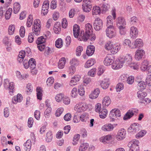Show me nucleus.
Listing matches in <instances>:
<instances>
[{"label":"nucleus","instance_id":"obj_1","mask_svg":"<svg viewBox=\"0 0 151 151\" xmlns=\"http://www.w3.org/2000/svg\"><path fill=\"white\" fill-rule=\"evenodd\" d=\"M85 34L84 36L86 37V41L89 40L92 42L95 40L96 38V35L93 33V28L91 24L89 23L86 24L85 26Z\"/></svg>","mask_w":151,"mask_h":151},{"label":"nucleus","instance_id":"obj_2","mask_svg":"<svg viewBox=\"0 0 151 151\" xmlns=\"http://www.w3.org/2000/svg\"><path fill=\"white\" fill-rule=\"evenodd\" d=\"M74 36L75 38H78L80 41H86V37L84 36V31H81L79 33L80 27L77 24H75L73 27V29Z\"/></svg>","mask_w":151,"mask_h":151},{"label":"nucleus","instance_id":"obj_3","mask_svg":"<svg viewBox=\"0 0 151 151\" xmlns=\"http://www.w3.org/2000/svg\"><path fill=\"white\" fill-rule=\"evenodd\" d=\"M139 142L137 139H133L129 142L128 146L129 148V151H139Z\"/></svg>","mask_w":151,"mask_h":151},{"label":"nucleus","instance_id":"obj_4","mask_svg":"<svg viewBox=\"0 0 151 151\" xmlns=\"http://www.w3.org/2000/svg\"><path fill=\"white\" fill-rule=\"evenodd\" d=\"M121 116V114L119 110L116 108L111 110L109 114V117L112 119V121H114L115 119H118Z\"/></svg>","mask_w":151,"mask_h":151},{"label":"nucleus","instance_id":"obj_5","mask_svg":"<svg viewBox=\"0 0 151 151\" xmlns=\"http://www.w3.org/2000/svg\"><path fill=\"white\" fill-rule=\"evenodd\" d=\"M40 23V21L38 19L35 20L34 22V32L37 35H38L40 33L41 27Z\"/></svg>","mask_w":151,"mask_h":151},{"label":"nucleus","instance_id":"obj_6","mask_svg":"<svg viewBox=\"0 0 151 151\" xmlns=\"http://www.w3.org/2000/svg\"><path fill=\"white\" fill-rule=\"evenodd\" d=\"M114 62V58L113 55L110 54H108L105 58L104 61V64L108 66L113 65Z\"/></svg>","mask_w":151,"mask_h":151},{"label":"nucleus","instance_id":"obj_7","mask_svg":"<svg viewBox=\"0 0 151 151\" xmlns=\"http://www.w3.org/2000/svg\"><path fill=\"white\" fill-rule=\"evenodd\" d=\"M106 36L111 38L116 36V31L114 27H107L106 30Z\"/></svg>","mask_w":151,"mask_h":151},{"label":"nucleus","instance_id":"obj_8","mask_svg":"<svg viewBox=\"0 0 151 151\" xmlns=\"http://www.w3.org/2000/svg\"><path fill=\"white\" fill-rule=\"evenodd\" d=\"M124 63L123 59H122L121 60H116L114 61V63L112 65V68L114 69H118L122 67Z\"/></svg>","mask_w":151,"mask_h":151},{"label":"nucleus","instance_id":"obj_9","mask_svg":"<svg viewBox=\"0 0 151 151\" xmlns=\"http://www.w3.org/2000/svg\"><path fill=\"white\" fill-rule=\"evenodd\" d=\"M138 110L135 108H132L129 110L124 115L123 119L126 120L130 118L134 114V113H137Z\"/></svg>","mask_w":151,"mask_h":151},{"label":"nucleus","instance_id":"obj_10","mask_svg":"<svg viewBox=\"0 0 151 151\" xmlns=\"http://www.w3.org/2000/svg\"><path fill=\"white\" fill-rule=\"evenodd\" d=\"M94 29L96 31H99L103 27V22L102 20L97 18L94 21L93 23Z\"/></svg>","mask_w":151,"mask_h":151},{"label":"nucleus","instance_id":"obj_11","mask_svg":"<svg viewBox=\"0 0 151 151\" xmlns=\"http://www.w3.org/2000/svg\"><path fill=\"white\" fill-rule=\"evenodd\" d=\"M145 51L142 49H137L135 52V58L137 60H139L144 57Z\"/></svg>","mask_w":151,"mask_h":151},{"label":"nucleus","instance_id":"obj_12","mask_svg":"<svg viewBox=\"0 0 151 151\" xmlns=\"http://www.w3.org/2000/svg\"><path fill=\"white\" fill-rule=\"evenodd\" d=\"M139 124L138 123H134L132 124L128 129V131L134 134L139 130Z\"/></svg>","mask_w":151,"mask_h":151},{"label":"nucleus","instance_id":"obj_13","mask_svg":"<svg viewBox=\"0 0 151 151\" xmlns=\"http://www.w3.org/2000/svg\"><path fill=\"white\" fill-rule=\"evenodd\" d=\"M138 31L137 28L135 27L132 26L130 29V37L132 39L136 38L137 36Z\"/></svg>","mask_w":151,"mask_h":151},{"label":"nucleus","instance_id":"obj_14","mask_svg":"<svg viewBox=\"0 0 151 151\" xmlns=\"http://www.w3.org/2000/svg\"><path fill=\"white\" fill-rule=\"evenodd\" d=\"M116 22L118 27H125L126 22L124 19L122 17H118L116 19Z\"/></svg>","mask_w":151,"mask_h":151},{"label":"nucleus","instance_id":"obj_15","mask_svg":"<svg viewBox=\"0 0 151 151\" xmlns=\"http://www.w3.org/2000/svg\"><path fill=\"white\" fill-rule=\"evenodd\" d=\"M29 67H30L31 70V72L34 71V73L36 74L37 73V70L35 69L36 65V61L33 58L30 59L29 61Z\"/></svg>","mask_w":151,"mask_h":151},{"label":"nucleus","instance_id":"obj_16","mask_svg":"<svg viewBox=\"0 0 151 151\" xmlns=\"http://www.w3.org/2000/svg\"><path fill=\"white\" fill-rule=\"evenodd\" d=\"M126 132L124 129L119 130L116 135V139L118 140L123 139L125 137Z\"/></svg>","mask_w":151,"mask_h":151},{"label":"nucleus","instance_id":"obj_17","mask_svg":"<svg viewBox=\"0 0 151 151\" xmlns=\"http://www.w3.org/2000/svg\"><path fill=\"white\" fill-rule=\"evenodd\" d=\"M80 76L78 75H76L73 77L70 81L69 85L70 86H73L76 85L77 82L80 81Z\"/></svg>","mask_w":151,"mask_h":151},{"label":"nucleus","instance_id":"obj_18","mask_svg":"<svg viewBox=\"0 0 151 151\" xmlns=\"http://www.w3.org/2000/svg\"><path fill=\"white\" fill-rule=\"evenodd\" d=\"M112 138V136L110 134H108L101 137L100 139V140L101 142L105 144L109 141Z\"/></svg>","mask_w":151,"mask_h":151},{"label":"nucleus","instance_id":"obj_19","mask_svg":"<svg viewBox=\"0 0 151 151\" xmlns=\"http://www.w3.org/2000/svg\"><path fill=\"white\" fill-rule=\"evenodd\" d=\"M143 44L142 40L140 38L136 39L133 42V45L135 48H139L142 47Z\"/></svg>","mask_w":151,"mask_h":151},{"label":"nucleus","instance_id":"obj_20","mask_svg":"<svg viewBox=\"0 0 151 151\" xmlns=\"http://www.w3.org/2000/svg\"><path fill=\"white\" fill-rule=\"evenodd\" d=\"M111 100L109 96H106L103 99L102 106L104 108L108 107L111 104Z\"/></svg>","mask_w":151,"mask_h":151},{"label":"nucleus","instance_id":"obj_21","mask_svg":"<svg viewBox=\"0 0 151 151\" xmlns=\"http://www.w3.org/2000/svg\"><path fill=\"white\" fill-rule=\"evenodd\" d=\"M120 49V45L119 43L114 44L111 49L110 52L112 54H115L119 51Z\"/></svg>","mask_w":151,"mask_h":151},{"label":"nucleus","instance_id":"obj_22","mask_svg":"<svg viewBox=\"0 0 151 151\" xmlns=\"http://www.w3.org/2000/svg\"><path fill=\"white\" fill-rule=\"evenodd\" d=\"M114 129V125L111 124H106L101 127L102 130L104 131H111Z\"/></svg>","mask_w":151,"mask_h":151},{"label":"nucleus","instance_id":"obj_23","mask_svg":"<svg viewBox=\"0 0 151 151\" xmlns=\"http://www.w3.org/2000/svg\"><path fill=\"white\" fill-rule=\"evenodd\" d=\"M23 97L21 94H18L17 96H14L12 99V102L14 104L21 102L22 100Z\"/></svg>","mask_w":151,"mask_h":151},{"label":"nucleus","instance_id":"obj_24","mask_svg":"<svg viewBox=\"0 0 151 151\" xmlns=\"http://www.w3.org/2000/svg\"><path fill=\"white\" fill-rule=\"evenodd\" d=\"M132 57L130 54L127 55L123 58L124 63L126 62L129 65L132 63Z\"/></svg>","mask_w":151,"mask_h":151},{"label":"nucleus","instance_id":"obj_25","mask_svg":"<svg viewBox=\"0 0 151 151\" xmlns=\"http://www.w3.org/2000/svg\"><path fill=\"white\" fill-rule=\"evenodd\" d=\"M100 93L99 89L96 88L89 95V98L91 99H94L97 98Z\"/></svg>","mask_w":151,"mask_h":151},{"label":"nucleus","instance_id":"obj_26","mask_svg":"<svg viewBox=\"0 0 151 151\" xmlns=\"http://www.w3.org/2000/svg\"><path fill=\"white\" fill-rule=\"evenodd\" d=\"M61 26L60 22H56L54 26L53 30L54 32L56 34H58L61 31Z\"/></svg>","mask_w":151,"mask_h":151},{"label":"nucleus","instance_id":"obj_27","mask_svg":"<svg viewBox=\"0 0 151 151\" xmlns=\"http://www.w3.org/2000/svg\"><path fill=\"white\" fill-rule=\"evenodd\" d=\"M106 26L107 27H114L113 26L112 17L111 16H109L106 18Z\"/></svg>","mask_w":151,"mask_h":151},{"label":"nucleus","instance_id":"obj_28","mask_svg":"<svg viewBox=\"0 0 151 151\" xmlns=\"http://www.w3.org/2000/svg\"><path fill=\"white\" fill-rule=\"evenodd\" d=\"M8 87L9 93L12 95H13V93L15 90V85L14 83L13 82H11L9 83V85Z\"/></svg>","mask_w":151,"mask_h":151},{"label":"nucleus","instance_id":"obj_29","mask_svg":"<svg viewBox=\"0 0 151 151\" xmlns=\"http://www.w3.org/2000/svg\"><path fill=\"white\" fill-rule=\"evenodd\" d=\"M100 83L101 87L104 89L107 88L109 86V84L108 83V80L105 79L102 80Z\"/></svg>","mask_w":151,"mask_h":151},{"label":"nucleus","instance_id":"obj_30","mask_svg":"<svg viewBox=\"0 0 151 151\" xmlns=\"http://www.w3.org/2000/svg\"><path fill=\"white\" fill-rule=\"evenodd\" d=\"M95 63V60L94 59H91L88 60L85 63V67L88 68L93 65Z\"/></svg>","mask_w":151,"mask_h":151},{"label":"nucleus","instance_id":"obj_31","mask_svg":"<svg viewBox=\"0 0 151 151\" xmlns=\"http://www.w3.org/2000/svg\"><path fill=\"white\" fill-rule=\"evenodd\" d=\"M24 146V149L26 151H29L31 148V142L30 140H28L25 143Z\"/></svg>","mask_w":151,"mask_h":151},{"label":"nucleus","instance_id":"obj_32","mask_svg":"<svg viewBox=\"0 0 151 151\" xmlns=\"http://www.w3.org/2000/svg\"><path fill=\"white\" fill-rule=\"evenodd\" d=\"M53 135L52 132L49 131L47 132L46 137V141L47 142H50L52 140Z\"/></svg>","mask_w":151,"mask_h":151},{"label":"nucleus","instance_id":"obj_33","mask_svg":"<svg viewBox=\"0 0 151 151\" xmlns=\"http://www.w3.org/2000/svg\"><path fill=\"white\" fill-rule=\"evenodd\" d=\"M65 63V58H62L60 60L58 65V67L60 69H63L64 67Z\"/></svg>","mask_w":151,"mask_h":151},{"label":"nucleus","instance_id":"obj_34","mask_svg":"<svg viewBox=\"0 0 151 151\" xmlns=\"http://www.w3.org/2000/svg\"><path fill=\"white\" fill-rule=\"evenodd\" d=\"M100 9L99 6H96L93 7L92 12L93 15L99 14H100Z\"/></svg>","mask_w":151,"mask_h":151},{"label":"nucleus","instance_id":"obj_35","mask_svg":"<svg viewBox=\"0 0 151 151\" xmlns=\"http://www.w3.org/2000/svg\"><path fill=\"white\" fill-rule=\"evenodd\" d=\"M107 113V110L104 108L99 113V116L101 118L104 119L106 117Z\"/></svg>","mask_w":151,"mask_h":151},{"label":"nucleus","instance_id":"obj_36","mask_svg":"<svg viewBox=\"0 0 151 151\" xmlns=\"http://www.w3.org/2000/svg\"><path fill=\"white\" fill-rule=\"evenodd\" d=\"M36 91L37 92V99L41 100L42 99V90L40 87H38L37 88Z\"/></svg>","mask_w":151,"mask_h":151},{"label":"nucleus","instance_id":"obj_37","mask_svg":"<svg viewBox=\"0 0 151 151\" xmlns=\"http://www.w3.org/2000/svg\"><path fill=\"white\" fill-rule=\"evenodd\" d=\"M20 9V4L18 3H15L14 4L13 8V12L14 14H17L19 11Z\"/></svg>","mask_w":151,"mask_h":151},{"label":"nucleus","instance_id":"obj_38","mask_svg":"<svg viewBox=\"0 0 151 151\" xmlns=\"http://www.w3.org/2000/svg\"><path fill=\"white\" fill-rule=\"evenodd\" d=\"M46 41V38L43 36L38 38L36 41V43L37 45H41L44 44Z\"/></svg>","mask_w":151,"mask_h":151},{"label":"nucleus","instance_id":"obj_39","mask_svg":"<svg viewBox=\"0 0 151 151\" xmlns=\"http://www.w3.org/2000/svg\"><path fill=\"white\" fill-rule=\"evenodd\" d=\"M137 85L138 89L141 90H143L145 89L146 87V85L145 83L142 81L139 82Z\"/></svg>","mask_w":151,"mask_h":151},{"label":"nucleus","instance_id":"obj_40","mask_svg":"<svg viewBox=\"0 0 151 151\" xmlns=\"http://www.w3.org/2000/svg\"><path fill=\"white\" fill-rule=\"evenodd\" d=\"M88 147V144L87 143H83L81 144L79 148V151H85Z\"/></svg>","mask_w":151,"mask_h":151},{"label":"nucleus","instance_id":"obj_41","mask_svg":"<svg viewBox=\"0 0 151 151\" xmlns=\"http://www.w3.org/2000/svg\"><path fill=\"white\" fill-rule=\"evenodd\" d=\"M63 41L61 38L58 39L56 41L55 45L58 48H60L63 46Z\"/></svg>","mask_w":151,"mask_h":151},{"label":"nucleus","instance_id":"obj_42","mask_svg":"<svg viewBox=\"0 0 151 151\" xmlns=\"http://www.w3.org/2000/svg\"><path fill=\"white\" fill-rule=\"evenodd\" d=\"M16 73L17 78L21 80L25 79L28 76V75L27 74H24L22 75L19 71H17Z\"/></svg>","mask_w":151,"mask_h":151},{"label":"nucleus","instance_id":"obj_43","mask_svg":"<svg viewBox=\"0 0 151 151\" xmlns=\"http://www.w3.org/2000/svg\"><path fill=\"white\" fill-rule=\"evenodd\" d=\"M137 94L138 98L141 99H144L147 95L146 93L143 92L141 91H139Z\"/></svg>","mask_w":151,"mask_h":151},{"label":"nucleus","instance_id":"obj_44","mask_svg":"<svg viewBox=\"0 0 151 151\" xmlns=\"http://www.w3.org/2000/svg\"><path fill=\"white\" fill-rule=\"evenodd\" d=\"M12 12V9L11 8H9L6 11L5 14V17L6 20H8L10 18Z\"/></svg>","mask_w":151,"mask_h":151},{"label":"nucleus","instance_id":"obj_45","mask_svg":"<svg viewBox=\"0 0 151 151\" xmlns=\"http://www.w3.org/2000/svg\"><path fill=\"white\" fill-rule=\"evenodd\" d=\"M83 9L85 12H88L91 10L92 6L91 5L86 6H82Z\"/></svg>","mask_w":151,"mask_h":151},{"label":"nucleus","instance_id":"obj_46","mask_svg":"<svg viewBox=\"0 0 151 151\" xmlns=\"http://www.w3.org/2000/svg\"><path fill=\"white\" fill-rule=\"evenodd\" d=\"M80 138V135L78 134H76L74 135L73 139V144L74 145H76L77 143V142Z\"/></svg>","mask_w":151,"mask_h":151},{"label":"nucleus","instance_id":"obj_47","mask_svg":"<svg viewBox=\"0 0 151 151\" xmlns=\"http://www.w3.org/2000/svg\"><path fill=\"white\" fill-rule=\"evenodd\" d=\"M113 45L111 42H108L106 44L105 47L106 49L107 50H111Z\"/></svg>","mask_w":151,"mask_h":151},{"label":"nucleus","instance_id":"obj_48","mask_svg":"<svg viewBox=\"0 0 151 151\" xmlns=\"http://www.w3.org/2000/svg\"><path fill=\"white\" fill-rule=\"evenodd\" d=\"M32 17L30 15L29 16L27 22V26L28 27H30L32 25Z\"/></svg>","mask_w":151,"mask_h":151},{"label":"nucleus","instance_id":"obj_49","mask_svg":"<svg viewBox=\"0 0 151 151\" xmlns=\"http://www.w3.org/2000/svg\"><path fill=\"white\" fill-rule=\"evenodd\" d=\"M64 96L63 94L62 93H59L57 94L55 97V99L56 101L58 102L60 101L63 98Z\"/></svg>","mask_w":151,"mask_h":151},{"label":"nucleus","instance_id":"obj_50","mask_svg":"<svg viewBox=\"0 0 151 151\" xmlns=\"http://www.w3.org/2000/svg\"><path fill=\"white\" fill-rule=\"evenodd\" d=\"M78 92L79 94L81 96H83L84 94L85 91L82 85L79 86Z\"/></svg>","mask_w":151,"mask_h":151},{"label":"nucleus","instance_id":"obj_51","mask_svg":"<svg viewBox=\"0 0 151 151\" xmlns=\"http://www.w3.org/2000/svg\"><path fill=\"white\" fill-rule=\"evenodd\" d=\"M15 30V27L14 25H10L9 26L8 29V33L9 35H11L14 34Z\"/></svg>","mask_w":151,"mask_h":151},{"label":"nucleus","instance_id":"obj_52","mask_svg":"<svg viewBox=\"0 0 151 151\" xmlns=\"http://www.w3.org/2000/svg\"><path fill=\"white\" fill-rule=\"evenodd\" d=\"M96 71V69L95 68L91 69L88 72V75L91 77L94 76L95 75Z\"/></svg>","mask_w":151,"mask_h":151},{"label":"nucleus","instance_id":"obj_53","mask_svg":"<svg viewBox=\"0 0 151 151\" xmlns=\"http://www.w3.org/2000/svg\"><path fill=\"white\" fill-rule=\"evenodd\" d=\"M134 78L132 76H130L128 77L127 79V82L129 84H132L134 82Z\"/></svg>","mask_w":151,"mask_h":151},{"label":"nucleus","instance_id":"obj_54","mask_svg":"<svg viewBox=\"0 0 151 151\" xmlns=\"http://www.w3.org/2000/svg\"><path fill=\"white\" fill-rule=\"evenodd\" d=\"M77 89L76 88H74L72 90L71 93V96L73 98L76 97L77 95Z\"/></svg>","mask_w":151,"mask_h":151},{"label":"nucleus","instance_id":"obj_55","mask_svg":"<svg viewBox=\"0 0 151 151\" xmlns=\"http://www.w3.org/2000/svg\"><path fill=\"white\" fill-rule=\"evenodd\" d=\"M137 21V17L133 16L130 19V23L131 24L135 25L136 24Z\"/></svg>","mask_w":151,"mask_h":151},{"label":"nucleus","instance_id":"obj_56","mask_svg":"<svg viewBox=\"0 0 151 151\" xmlns=\"http://www.w3.org/2000/svg\"><path fill=\"white\" fill-rule=\"evenodd\" d=\"M77 104L79 105V107L81 108V109L83 110L84 111L86 110L87 109V106L85 103H81Z\"/></svg>","mask_w":151,"mask_h":151},{"label":"nucleus","instance_id":"obj_57","mask_svg":"<svg viewBox=\"0 0 151 151\" xmlns=\"http://www.w3.org/2000/svg\"><path fill=\"white\" fill-rule=\"evenodd\" d=\"M83 48L81 46H78L76 49V55L78 56H80L81 55V51L83 50Z\"/></svg>","mask_w":151,"mask_h":151},{"label":"nucleus","instance_id":"obj_58","mask_svg":"<svg viewBox=\"0 0 151 151\" xmlns=\"http://www.w3.org/2000/svg\"><path fill=\"white\" fill-rule=\"evenodd\" d=\"M126 27H118L119 30V33L121 35H124L126 34V31L125 30Z\"/></svg>","mask_w":151,"mask_h":151},{"label":"nucleus","instance_id":"obj_59","mask_svg":"<svg viewBox=\"0 0 151 151\" xmlns=\"http://www.w3.org/2000/svg\"><path fill=\"white\" fill-rule=\"evenodd\" d=\"M124 88L123 84L122 83H119L116 86V88L117 92L119 91Z\"/></svg>","mask_w":151,"mask_h":151},{"label":"nucleus","instance_id":"obj_60","mask_svg":"<svg viewBox=\"0 0 151 151\" xmlns=\"http://www.w3.org/2000/svg\"><path fill=\"white\" fill-rule=\"evenodd\" d=\"M52 109L51 108L48 107L46 110L44 112L45 115L46 117H48L51 113Z\"/></svg>","mask_w":151,"mask_h":151},{"label":"nucleus","instance_id":"obj_61","mask_svg":"<svg viewBox=\"0 0 151 151\" xmlns=\"http://www.w3.org/2000/svg\"><path fill=\"white\" fill-rule=\"evenodd\" d=\"M63 111V109L62 108H60L58 109L55 113V116H59L60 115Z\"/></svg>","mask_w":151,"mask_h":151},{"label":"nucleus","instance_id":"obj_62","mask_svg":"<svg viewBox=\"0 0 151 151\" xmlns=\"http://www.w3.org/2000/svg\"><path fill=\"white\" fill-rule=\"evenodd\" d=\"M20 36L22 37H24L25 33L24 27V26H21L20 29Z\"/></svg>","mask_w":151,"mask_h":151},{"label":"nucleus","instance_id":"obj_63","mask_svg":"<svg viewBox=\"0 0 151 151\" xmlns=\"http://www.w3.org/2000/svg\"><path fill=\"white\" fill-rule=\"evenodd\" d=\"M131 42L129 39H126L124 41L123 45L124 46H127L129 47H131Z\"/></svg>","mask_w":151,"mask_h":151},{"label":"nucleus","instance_id":"obj_64","mask_svg":"<svg viewBox=\"0 0 151 151\" xmlns=\"http://www.w3.org/2000/svg\"><path fill=\"white\" fill-rule=\"evenodd\" d=\"M40 112L38 110H36L34 113L35 118L37 120H39L40 118Z\"/></svg>","mask_w":151,"mask_h":151}]
</instances>
